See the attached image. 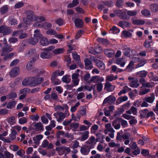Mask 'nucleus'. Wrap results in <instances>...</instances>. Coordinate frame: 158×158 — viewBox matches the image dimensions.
I'll return each mask as SVG.
<instances>
[{"mask_svg": "<svg viewBox=\"0 0 158 158\" xmlns=\"http://www.w3.org/2000/svg\"><path fill=\"white\" fill-rule=\"evenodd\" d=\"M38 17L34 14V12L32 10H29L27 12L26 18L23 19L24 22L27 24H29L32 21H35L38 19Z\"/></svg>", "mask_w": 158, "mask_h": 158, "instance_id": "nucleus-1", "label": "nucleus"}, {"mask_svg": "<svg viewBox=\"0 0 158 158\" xmlns=\"http://www.w3.org/2000/svg\"><path fill=\"white\" fill-rule=\"evenodd\" d=\"M93 148V145L91 146L85 145L81 147L80 152L81 153L84 155H88L90 151V150Z\"/></svg>", "mask_w": 158, "mask_h": 158, "instance_id": "nucleus-2", "label": "nucleus"}, {"mask_svg": "<svg viewBox=\"0 0 158 158\" xmlns=\"http://www.w3.org/2000/svg\"><path fill=\"white\" fill-rule=\"evenodd\" d=\"M11 32L10 28L2 25L0 26V33H2L3 35H6Z\"/></svg>", "mask_w": 158, "mask_h": 158, "instance_id": "nucleus-3", "label": "nucleus"}, {"mask_svg": "<svg viewBox=\"0 0 158 158\" xmlns=\"http://www.w3.org/2000/svg\"><path fill=\"white\" fill-rule=\"evenodd\" d=\"M20 72V69L19 67H15L13 68L9 72V76L10 77L14 78L18 76Z\"/></svg>", "mask_w": 158, "mask_h": 158, "instance_id": "nucleus-4", "label": "nucleus"}, {"mask_svg": "<svg viewBox=\"0 0 158 158\" xmlns=\"http://www.w3.org/2000/svg\"><path fill=\"white\" fill-rule=\"evenodd\" d=\"M12 49L13 48L8 45H5L3 47L2 50L1 56H5L8 53L11 52Z\"/></svg>", "mask_w": 158, "mask_h": 158, "instance_id": "nucleus-5", "label": "nucleus"}, {"mask_svg": "<svg viewBox=\"0 0 158 158\" xmlns=\"http://www.w3.org/2000/svg\"><path fill=\"white\" fill-rule=\"evenodd\" d=\"M32 77H26L23 81L22 84L24 86L32 85Z\"/></svg>", "mask_w": 158, "mask_h": 158, "instance_id": "nucleus-6", "label": "nucleus"}, {"mask_svg": "<svg viewBox=\"0 0 158 158\" xmlns=\"http://www.w3.org/2000/svg\"><path fill=\"white\" fill-rule=\"evenodd\" d=\"M53 115L56 118L57 121L60 122L62 121L65 118L64 115L63 113L61 112H58L54 113Z\"/></svg>", "mask_w": 158, "mask_h": 158, "instance_id": "nucleus-7", "label": "nucleus"}, {"mask_svg": "<svg viewBox=\"0 0 158 158\" xmlns=\"http://www.w3.org/2000/svg\"><path fill=\"white\" fill-rule=\"evenodd\" d=\"M32 85L36 86L41 83L44 81V79L42 77L37 78L32 77Z\"/></svg>", "mask_w": 158, "mask_h": 158, "instance_id": "nucleus-8", "label": "nucleus"}, {"mask_svg": "<svg viewBox=\"0 0 158 158\" xmlns=\"http://www.w3.org/2000/svg\"><path fill=\"white\" fill-rule=\"evenodd\" d=\"M116 100L115 97L112 95H110L108 97L105 98L103 102V103H106L107 102L110 104H111L114 103Z\"/></svg>", "mask_w": 158, "mask_h": 158, "instance_id": "nucleus-9", "label": "nucleus"}, {"mask_svg": "<svg viewBox=\"0 0 158 158\" xmlns=\"http://www.w3.org/2000/svg\"><path fill=\"white\" fill-rule=\"evenodd\" d=\"M104 52L106 56L109 57H113L115 53V52L113 50L108 49H105Z\"/></svg>", "mask_w": 158, "mask_h": 158, "instance_id": "nucleus-10", "label": "nucleus"}, {"mask_svg": "<svg viewBox=\"0 0 158 158\" xmlns=\"http://www.w3.org/2000/svg\"><path fill=\"white\" fill-rule=\"evenodd\" d=\"M104 89L109 92H111L114 89V86L110 83L107 82L105 85Z\"/></svg>", "mask_w": 158, "mask_h": 158, "instance_id": "nucleus-11", "label": "nucleus"}, {"mask_svg": "<svg viewBox=\"0 0 158 158\" xmlns=\"http://www.w3.org/2000/svg\"><path fill=\"white\" fill-rule=\"evenodd\" d=\"M42 146L45 148L47 147L48 149H51L53 147L52 143H49V142L47 139L44 140L42 143Z\"/></svg>", "mask_w": 158, "mask_h": 158, "instance_id": "nucleus-12", "label": "nucleus"}, {"mask_svg": "<svg viewBox=\"0 0 158 158\" xmlns=\"http://www.w3.org/2000/svg\"><path fill=\"white\" fill-rule=\"evenodd\" d=\"M75 26L78 28H81L83 26V22L82 19L77 18L74 20Z\"/></svg>", "mask_w": 158, "mask_h": 158, "instance_id": "nucleus-13", "label": "nucleus"}, {"mask_svg": "<svg viewBox=\"0 0 158 158\" xmlns=\"http://www.w3.org/2000/svg\"><path fill=\"white\" fill-rule=\"evenodd\" d=\"M131 20L132 23L135 25H143L145 23V21L143 20L138 19L135 18L131 19Z\"/></svg>", "mask_w": 158, "mask_h": 158, "instance_id": "nucleus-14", "label": "nucleus"}, {"mask_svg": "<svg viewBox=\"0 0 158 158\" xmlns=\"http://www.w3.org/2000/svg\"><path fill=\"white\" fill-rule=\"evenodd\" d=\"M40 57L43 59H48L51 58V53L47 52H43L40 55Z\"/></svg>", "mask_w": 158, "mask_h": 158, "instance_id": "nucleus-15", "label": "nucleus"}, {"mask_svg": "<svg viewBox=\"0 0 158 158\" xmlns=\"http://www.w3.org/2000/svg\"><path fill=\"white\" fill-rule=\"evenodd\" d=\"M36 60V59L35 58H33L27 64L26 68L27 70H29L32 69L33 64Z\"/></svg>", "mask_w": 158, "mask_h": 158, "instance_id": "nucleus-16", "label": "nucleus"}, {"mask_svg": "<svg viewBox=\"0 0 158 158\" xmlns=\"http://www.w3.org/2000/svg\"><path fill=\"white\" fill-rule=\"evenodd\" d=\"M95 139L94 137L91 136L89 139L86 141V143L87 145L91 146L93 145V148H94V146L95 144Z\"/></svg>", "mask_w": 158, "mask_h": 158, "instance_id": "nucleus-17", "label": "nucleus"}, {"mask_svg": "<svg viewBox=\"0 0 158 158\" xmlns=\"http://www.w3.org/2000/svg\"><path fill=\"white\" fill-rule=\"evenodd\" d=\"M34 127L35 129L38 131H42L44 130L43 126L40 122L36 123L34 125Z\"/></svg>", "mask_w": 158, "mask_h": 158, "instance_id": "nucleus-18", "label": "nucleus"}, {"mask_svg": "<svg viewBox=\"0 0 158 158\" xmlns=\"http://www.w3.org/2000/svg\"><path fill=\"white\" fill-rule=\"evenodd\" d=\"M85 68L87 69H91L93 67L92 66V62L89 59L87 58L85 60Z\"/></svg>", "mask_w": 158, "mask_h": 158, "instance_id": "nucleus-19", "label": "nucleus"}, {"mask_svg": "<svg viewBox=\"0 0 158 158\" xmlns=\"http://www.w3.org/2000/svg\"><path fill=\"white\" fill-rule=\"evenodd\" d=\"M128 99L127 97L126 96H123L120 97L118 98L116 102V105H118L121 102H125L127 101Z\"/></svg>", "mask_w": 158, "mask_h": 158, "instance_id": "nucleus-20", "label": "nucleus"}, {"mask_svg": "<svg viewBox=\"0 0 158 158\" xmlns=\"http://www.w3.org/2000/svg\"><path fill=\"white\" fill-rule=\"evenodd\" d=\"M90 81L97 83V89L99 91V77L97 76H93L91 78Z\"/></svg>", "mask_w": 158, "mask_h": 158, "instance_id": "nucleus-21", "label": "nucleus"}, {"mask_svg": "<svg viewBox=\"0 0 158 158\" xmlns=\"http://www.w3.org/2000/svg\"><path fill=\"white\" fill-rule=\"evenodd\" d=\"M61 79L63 82L66 83H70L71 81L70 76L68 74L66 75L63 76Z\"/></svg>", "mask_w": 158, "mask_h": 158, "instance_id": "nucleus-22", "label": "nucleus"}, {"mask_svg": "<svg viewBox=\"0 0 158 158\" xmlns=\"http://www.w3.org/2000/svg\"><path fill=\"white\" fill-rule=\"evenodd\" d=\"M117 78L118 77L117 76H114L113 74H110L106 76V81H112L116 80Z\"/></svg>", "mask_w": 158, "mask_h": 158, "instance_id": "nucleus-23", "label": "nucleus"}, {"mask_svg": "<svg viewBox=\"0 0 158 158\" xmlns=\"http://www.w3.org/2000/svg\"><path fill=\"white\" fill-rule=\"evenodd\" d=\"M28 43L29 44L32 45L36 44L38 42V40L37 38H31L27 40Z\"/></svg>", "mask_w": 158, "mask_h": 158, "instance_id": "nucleus-24", "label": "nucleus"}, {"mask_svg": "<svg viewBox=\"0 0 158 158\" xmlns=\"http://www.w3.org/2000/svg\"><path fill=\"white\" fill-rule=\"evenodd\" d=\"M119 26L122 28L128 27L130 26V24L128 22L124 21H120L118 23Z\"/></svg>", "mask_w": 158, "mask_h": 158, "instance_id": "nucleus-25", "label": "nucleus"}, {"mask_svg": "<svg viewBox=\"0 0 158 158\" xmlns=\"http://www.w3.org/2000/svg\"><path fill=\"white\" fill-rule=\"evenodd\" d=\"M70 152L71 150L69 148L65 146L63 147L62 152L60 154V155H61L65 154V156H66V155L70 153Z\"/></svg>", "mask_w": 158, "mask_h": 158, "instance_id": "nucleus-26", "label": "nucleus"}, {"mask_svg": "<svg viewBox=\"0 0 158 158\" xmlns=\"http://www.w3.org/2000/svg\"><path fill=\"white\" fill-rule=\"evenodd\" d=\"M40 43V45L43 46H46L49 44L47 39L45 37L41 39Z\"/></svg>", "mask_w": 158, "mask_h": 158, "instance_id": "nucleus-27", "label": "nucleus"}, {"mask_svg": "<svg viewBox=\"0 0 158 158\" xmlns=\"http://www.w3.org/2000/svg\"><path fill=\"white\" fill-rule=\"evenodd\" d=\"M139 85L138 81L135 79L131 81L130 84V86L132 88H136L138 87Z\"/></svg>", "mask_w": 158, "mask_h": 158, "instance_id": "nucleus-28", "label": "nucleus"}, {"mask_svg": "<svg viewBox=\"0 0 158 158\" xmlns=\"http://www.w3.org/2000/svg\"><path fill=\"white\" fill-rule=\"evenodd\" d=\"M130 50L127 46H125L123 49V52L124 54L127 57H129L130 56Z\"/></svg>", "mask_w": 158, "mask_h": 158, "instance_id": "nucleus-29", "label": "nucleus"}, {"mask_svg": "<svg viewBox=\"0 0 158 158\" xmlns=\"http://www.w3.org/2000/svg\"><path fill=\"white\" fill-rule=\"evenodd\" d=\"M36 53V51L35 49H30L26 52L25 55L27 56H30L35 55Z\"/></svg>", "mask_w": 158, "mask_h": 158, "instance_id": "nucleus-30", "label": "nucleus"}, {"mask_svg": "<svg viewBox=\"0 0 158 158\" xmlns=\"http://www.w3.org/2000/svg\"><path fill=\"white\" fill-rule=\"evenodd\" d=\"M11 133L9 135V139L12 140L15 139L16 138V135L17 134V132L16 131H14L13 130H11Z\"/></svg>", "mask_w": 158, "mask_h": 158, "instance_id": "nucleus-31", "label": "nucleus"}, {"mask_svg": "<svg viewBox=\"0 0 158 158\" xmlns=\"http://www.w3.org/2000/svg\"><path fill=\"white\" fill-rule=\"evenodd\" d=\"M99 52V47H95L94 49L92 48L90 49L89 52L94 55H98Z\"/></svg>", "mask_w": 158, "mask_h": 158, "instance_id": "nucleus-32", "label": "nucleus"}, {"mask_svg": "<svg viewBox=\"0 0 158 158\" xmlns=\"http://www.w3.org/2000/svg\"><path fill=\"white\" fill-rule=\"evenodd\" d=\"M115 63L118 65H120L121 67H124L125 64L123 59L122 58H120L117 59L116 60Z\"/></svg>", "mask_w": 158, "mask_h": 158, "instance_id": "nucleus-33", "label": "nucleus"}, {"mask_svg": "<svg viewBox=\"0 0 158 158\" xmlns=\"http://www.w3.org/2000/svg\"><path fill=\"white\" fill-rule=\"evenodd\" d=\"M110 32L113 34H116L120 32V30L115 26H114L110 28L109 31Z\"/></svg>", "mask_w": 158, "mask_h": 158, "instance_id": "nucleus-34", "label": "nucleus"}, {"mask_svg": "<svg viewBox=\"0 0 158 158\" xmlns=\"http://www.w3.org/2000/svg\"><path fill=\"white\" fill-rule=\"evenodd\" d=\"M155 99V96L152 95L149 97H146L144 98V101L148 103H152L153 102Z\"/></svg>", "mask_w": 158, "mask_h": 158, "instance_id": "nucleus-35", "label": "nucleus"}, {"mask_svg": "<svg viewBox=\"0 0 158 158\" xmlns=\"http://www.w3.org/2000/svg\"><path fill=\"white\" fill-rule=\"evenodd\" d=\"M118 119H115L112 122V126L116 130L119 129L120 127V124L118 122Z\"/></svg>", "mask_w": 158, "mask_h": 158, "instance_id": "nucleus-36", "label": "nucleus"}, {"mask_svg": "<svg viewBox=\"0 0 158 158\" xmlns=\"http://www.w3.org/2000/svg\"><path fill=\"white\" fill-rule=\"evenodd\" d=\"M79 3L78 0H73L72 3H69L68 5L69 8H72L76 6Z\"/></svg>", "mask_w": 158, "mask_h": 158, "instance_id": "nucleus-37", "label": "nucleus"}, {"mask_svg": "<svg viewBox=\"0 0 158 158\" xmlns=\"http://www.w3.org/2000/svg\"><path fill=\"white\" fill-rule=\"evenodd\" d=\"M111 69L113 72H115L116 73L122 72L123 70L119 68H118L116 65H113L111 66Z\"/></svg>", "mask_w": 158, "mask_h": 158, "instance_id": "nucleus-38", "label": "nucleus"}, {"mask_svg": "<svg viewBox=\"0 0 158 158\" xmlns=\"http://www.w3.org/2000/svg\"><path fill=\"white\" fill-rule=\"evenodd\" d=\"M150 8L152 11L156 12L158 11V5L156 4L150 5Z\"/></svg>", "mask_w": 158, "mask_h": 158, "instance_id": "nucleus-39", "label": "nucleus"}, {"mask_svg": "<svg viewBox=\"0 0 158 158\" xmlns=\"http://www.w3.org/2000/svg\"><path fill=\"white\" fill-rule=\"evenodd\" d=\"M123 36L124 37H131L132 36V33L130 31L124 30L122 32Z\"/></svg>", "mask_w": 158, "mask_h": 158, "instance_id": "nucleus-40", "label": "nucleus"}, {"mask_svg": "<svg viewBox=\"0 0 158 158\" xmlns=\"http://www.w3.org/2000/svg\"><path fill=\"white\" fill-rule=\"evenodd\" d=\"M16 102L15 101H12L8 103L6 106V108L8 109H10L14 107L16 105Z\"/></svg>", "mask_w": 158, "mask_h": 158, "instance_id": "nucleus-41", "label": "nucleus"}, {"mask_svg": "<svg viewBox=\"0 0 158 158\" xmlns=\"http://www.w3.org/2000/svg\"><path fill=\"white\" fill-rule=\"evenodd\" d=\"M147 74V72L145 70L142 71L137 72V74L140 77H145Z\"/></svg>", "mask_w": 158, "mask_h": 158, "instance_id": "nucleus-42", "label": "nucleus"}, {"mask_svg": "<svg viewBox=\"0 0 158 158\" xmlns=\"http://www.w3.org/2000/svg\"><path fill=\"white\" fill-rule=\"evenodd\" d=\"M64 50V49L63 48L56 49L53 51V53L55 55H58L63 53Z\"/></svg>", "mask_w": 158, "mask_h": 158, "instance_id": "nucleus-43", "label": "nucleus"}, {"mask_svg": "<svg viewBox=\"0 0 158 158\" xmlns=\"http://www.w3.org/2000/svg\"><path fill=\"white\" fill-rule=\"evenodd\" d=\"M79 124L78 123L74 122L71 123L69 126L71 128H73L75 130H77L79 127Z\"/></svg>", "mask_w": 158, "mask_h": 158, "instance_id": "nucleus-44", "label": "nucleus"}, {"mask_svg": "<svg viewBox=\"0 0 158 158\" xmlns=\"http://www.w3.org/2000/svg\"><path fill=\"white\" fill-rule=\"evenodd\" d=\"M141 13L143 15L146 17L149 16L151 15L150 11L146 9L142 10Z\"/></svg>", "mask_w": 158, "mask_h": 158, "instance_id": "nucleus-45", "label": "nucleus"}, {"mask_svg": "<svg viewBox=\"0 0 158 158\" xmlns=\"http://www.w3.org/2000/svg\"><path fill=\"white\" fill-rule=\"evenodd\" d=\"M8 10V8L6 6H4L0 9V12L2 14H4L6 13Z\"/></svg>", "mask_w": 158, "mask_h": 158, "instance_id": "nucleus-46", "label": "nucleus"}, {"mask_svg": "<svg viewBox=\"0 0 158 158\" xmlns=\"http://www.w3.org/2000/svg\"><path fill=\"white\" fill-rule=\"evenodd\" d=\"M27 43H28V42L27 40H24L23 41L20 46V48L21 50H23L27 47Z\"/></svg>", "mask_w": 158, "mask_h": 158, "instance_id": "nucleus-47", "label": "nucleus"}, {"mask_svg": "<svg viewBox=\"0 0 158 158\" xmlns=\"http://www.w3.org/2000/svg\"><path fill=\"white\" fill-rule=\"evenodd\" d=\"M105 127L108 131L110 132H114L115 131L111 126V124L110 123L106 124L105 125Z\"/></svg>", "mask_w": 158, "mask_h": 158, "instance_id": "nucleus-48", "label": "nucleus"}, {"mask_svg": "<svg viewBox=\"0 0 158 158\" xmlns=\"http://www.w3.org/2000/svg\"><path fill=\"white\" fill-rule=\"evenodd\" d=\"M148 110L147 109H145L141 111L140 116L142 118H145L147 117Z\"/></svg>", "mask_w": 158, "mask_h": 158, "instance_id": "nucleus-49", "label": "nucleus"}, {"mask_svg": "<svg viewBox=\"0 0 158 158\" xmlns=\"http://www.w3.org/2000/svg\"><path fill=\"white\" fill-rule=\"evenodd\" d=\"M73 58L76 61H78L80 59V56L78 55L76 52H73L72 53Z\"/></svg>", "mask_w": 158, "mask_h": 158, "instance_id": "nucleus-50", "label": "nucleus"}, {"mask_svg": "<svg viewBox=\"0 0 158 158\" xmlns=\"http://www.w3.org/2000/svg\"><path fill=\"white\" fill-rule=\"evenodd\" d=\"M127 14L129 16H135L137 15V12L135 10H128L127 11Z\"/></svg>", "mask_w": 158, "mask_h": 158, "instance_id": "nucleus-51", "label": "nucleus"}, {"mask_svg": "<svg viewBox=\"0 0 158 158\" xmlns=\"http://www.w3.org/2000/svg\"><path fill=\"white\" fill-rule=\"evenodd\" d=\"M150 90V89H144L142 90L139 91V94L140 95H143L148 92Z\"/></svg>", "mask_w": 158, "mask_h": 158, "instance_id": "nucleus-52", "label": "nucleus"}, {"mask_svg": "<svg viewBox=\"0 0 158 158\" xmlns=\"http://www.w3.org/2000/svg\"><path fill=\"white\" fill-rule=\"evenodd\" d=\"M15 117L14 116H12L7 118L6 120L8 123L10 124L15 123Z\"/></svg>", "mask_w": 158, "mask_h": 158, "instance_id": "nucleus-53", "label": "nucleus"}, {"mask_svg": "<svg viewBox=\"0 0 158 158\" xmlns=\"http://www.w3.org/2000/svg\"><path fill=\"white\" fill-rule=\"evenodd\" d=\"M84 31L82 30H79L77 33L75 38L76 39H78L83 34Z\"/></svg>", "mask_w": 158, "mask_h": 158, "instance_id": "nucleus-54", "label": "nucleus"}, {"mask_svg": "<svg viewBox=\"0 0 158 158\" xmlns=\"http://www.w3.org/2000/svg\"><path fill=\"white\" fill-rule=\"evenodd\" d=\"M146 63L147 60L146 59H144L141 62L139 63L136 66V68H137L139 67H142Z\"/></svg>", "mask_w": 158, "mask_h": 158, "instance_id": "nucleus-55", "label": "nucleus"}, {"mask_svg": "<svg viewBox=\"0 0 158 158\" xmlns=\"http://www.w3.org/2000/svg\"><path fill=\"white\" fill-rule=\"evenodd\" d=\"M10 23L11 25H15L17 24V21L15 19L10 18H9Z\"/></svg>", "mask_w": 158, "mask_h": 158, "instance_id": "nucleus-56", "label": "nucleus"}, {"mask_svg": "<svg viewBox=\"0 0 158 158\" xmlns=\"http://www.w3.org/2000/svg\"><path fill=\"white\" fill-rule=\"evenodd\" d=\"M27 118L25 117L20 118L19 119V123L20 124H23L27 123Z\"/></svg>", "mask_w": 158, "mask_h": 158, "instance_id": "nucleus-57", "label": "nucleus"}, {"mask_svg": "<svg viewBox=\"0 0 158 158\" xmlns=\"http://www.w3.org/2000/svg\"><path fill=\"white\" fill-rule=\"evenodd\" d=\"M25 154V151L22 149L18 150L16 152V154L20 157H22Z\"/></svg>", "mask_w": 158, "mask_h": 158, "instance_id": "nucleus-58", "label": "nucleus"}, {"mask_svg": "<svg viewBox=\"0 0 158 158\" xmlns=\"http://www.w3.org/2000/svg\"><path fill=\"white\" fill-rule=\"evenodd\" d=\"M64 20L62 18L57 19L55 21L56 23L60 26H61L63 24Z\"/></svg>", "mask_w": 158, "mask_h": 158, "instance_id": "nucleus-59", "label": "nucleus"}, {"mask_svg": "<svg viewBox=\"0 0 158 158\" xmlns=\"http://www.w3.org/2000/svg\"><path fill=\"white\" fill-rule=\"evenodd\" d=\"M65 60L67 62L66 65L68 67L70 64L71 63V58L69 56H67L65 57Z\"/></svg>", "mask_w": 158, "mask_h": 158, "instance_id": "nucleus-60", "label": "nucleus"}, {"mask_svg": "<svg viewBox=\"0 0 158 158\" xmlns=\"http://www.w3.org/2000/svg\"><path fill=\"white\" fill-rule=\"evenodd\" d=\"M152 40L149 41L147 40L145 41L143 45L146 48H149L151 46V45L150 44L152 43Z\"/></svg>", "mask_w": 158, "mask_h": 158, "instance_id": "nucleus-61", "label": "nucleus"}, {"mask_svg": "<svg viewBox=\"0 0 158 158\" xmlns=\"http://www.w3.org/2000/svg\"><path fill=\"white\" fill-rule=\"evenodd\" d=\"M89 132L88 131L85 132L81 137L82 140H85L88 137Z\"/></svg>", "mask_w": 158, "mask_h": 158, "instance_id": "nucleus-62", "label": "nucleus"}, {"mask_svg": "<svg viewBox=\"0 0 158 158\" xmlns=\"http://www.w3.org/2000/svg\"><path fill=\"white\" fill-rule=\"evenodd\" d=\"M80 104L79 102H77L73 106L71 107V111L72 112H75L77 109V107L80 105Z\"/></svg>", "mask_w": 158, "mask_h": 158, "instance_id": "nucleus-63", "label": "nucleus"}, {"mask_svg": "<svg viewBox=\"0 0 158 158\" xmlns=\"http://www.w3.org/2000/svg\"><path fill=\"white\" fill-rule=\"evenodd\" d=\"M4 155L6 158H13L14 157L13 154L7 151L4 152Z\"/></svg>", "mask_w": 158, "mask_h": 158, "instance_id": "nucleus-64", "label": "nucleus"}]
</instances>
